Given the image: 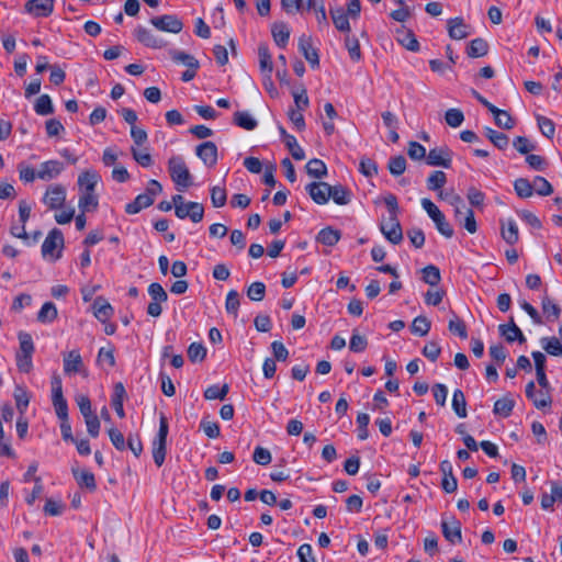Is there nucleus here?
Masks as SVG:
<instances>
[{"instance_id": "f257e3e1", "label": "nucleus", "mask_w": 562, "mask_h": 562, "mask_svg": "<svg viewBox=\"0 0 562 562\" xmlns=\"http://www.w3.org/2000/svg\"><path fill=\"white\" fill-rule=\"evenodd\" d=\"M168 171L179 191L192 184L191 173L181 156H172L169 158Z\"/></svg>"}, {"instance_id": "f03ea898", "label": "nucleus", "mask_w": 562, "mask_h": 562, "mask_svg": "<svg viewBox=\"0 0 562 562\" xmlns=\"http://www.w3.org/2000/svg\"><path fill=\"white\" fill-rule=\"evenodd\" d=\"M169 426L167 418L161 416L159 419V429L157 437L153 441V459L157 467H161L166 458V443Z\"/></svg>"}, {"instance_id": "7ed1b4c3", "label": "nucleus", "mask_w": 562, "mask_h": 562, "mask_svg": "<svg viewBox=\"0 0 562 562\" xmlns=\"http://www.w3.org/2000/svg\"><path fill=\"white\" fill-rule=\"evenodd\" d=\"M64 247V235L58 228H53L42 245V255L44 258L50 257L57 260L61 257V249Z\"/></svg>"}, {"instance_id": "20e7f679", "label": "nucleus", "mask_w": 562, "mask_h": 562, "mask_svg": "<svg viewBox=\"0 0 562 562\" xmlns=\"http://www.w3.org/2000/svg\"><path fill=\"white\" fill-rule=\"evenodd\" d=\"M384 237L392 244L397 245L403 240V231L397 215H389L380 224Z\"/></svg>"}, {"instance_id": "39448f33", "label": "nucleus", "mask_w": 562, "mask_h": 562, "mask_svg": "<svg viewBox=\"0 0 562 562\" xmlns=\"http://www.w3.org/2000/svg\"><path fill=\"white\" fill-rule=\"evenodd\" d=\"M150 23L159 31L178 34L183 29L182 21L175 14H165L150 19Z\"/></svg>"}, {"instance_id": "423d86ee", "label": "nucleus", "mask_w": 562, "mask_h": 562, "mask_svg": "<svg viewBox=\"0 0 562 562\" xmlns=\"http://www.w3.org/2000/svg\"><path fill=\"white\" fill-rule=\"evenodd\" d=\"M175 214L180 220L189 217L193 223H199L203 220L204 207L198 202H188L183 205L177 204Z\"/></svg>"}, {"instance_id": "0eeeda50", "label": "nucleus", "mask_w": 562, "mask_h": 562, "mask_svg": "<svg viewBox=\"0 0 562 562\" xmlns=\"http://www.w3.org/2000/svg\"><path fill=\"white\" fill-rule=\"evenodd\" d=\"M65 201L66 189L61 184L49 186L43 196V203L47 205L50 210H57L63 207Z\"/></svg>"}, {"instance_id": "6e6552de", "label": "nucleus", "mask_w": 562, "mask_h": 562, "mask_svg": "<svg viewBox=\"0 0 562 562\" xmlns=\"http://www.w3.org/2000/svg\"><path fill=\"white\" fill-rule=\"evenodd\" d=\"M426 162L429 166L450 168L452 162V153L447 146L432 148L427 154Z\"/></svg>"}, {"instance_id": "1a4fd4ad", "label": "nucleus", "mask_w": 562, "mask_h": 562, "mask_svg": "<svg viewBox=\"0 0 562 562\" xmlns=\"http://www.w3.org/2000/svg\"><path fill=\"white\" fill-rule=\"evenodd\" d=\"M24 10L34 18H47L54 11V0H27Z\"/></svg>"}, {"instance_id": "9d476101", "label": "nucleus", "mask_w": 562, "mask_h": 562, "mask_svg": "<svg viewBox=\"0 0 562 562\" xmlns=\"http://www.w3.org/2000/svg\"><path fill=\"white\" fill-rule=\"evenodd\" d=\"M133 34L136 41L146 47L158 49L166 45V43L155 35L151 30L142 25L136 26Z\"/></svg>"}, {"instance_id": "9b49d317", "label": "nucleus", "mask_w": 562, "mask_h": 562, "mask_svg": "<svg viewBox=\"0 0 562 562\" xmlns=\"http://www.w3.org/2000/svg\"><path fill=\"white\" fill-rule=\"evenodd\" d=\"M441 530L443 537L452 544L459 543L462 540L461 522L453 516L448 519H442Z\"/></svg>"}, {"instance_id": "f8f14e48", "label": "nucleus", "mask_w": 562, "mask_h": 562, "mask_svg": "<svg viewBox=\"0 0 562 562\" xmlns=\"http://www.w3.org/2000/svg\"><path fill=\"white\" fill-rule=\"evenodd\" d=\"M195 154L207 167H214L217 164V146L211 140L204 142L196 146Z\"/></svg>"}, {"instance_id": "ddd939ff", "label": "nucleus", "mask_w": 562, "mask_h": 562, "mask_svg": "<svg viewBox=\"0 0 562 562\" xmlns=\"http://www.w3.org/2000/svg\"><path fill=\"white\" fill-rule=\"evenodd\" d=\"M311 199L319 204H326L330 199V189L327 182H311L305 187Z\"/></svg>"}, {"instance_id": "4468645a", "label": "nucleus", "mask_w": 562, "mask_h": 562, "mask_svg": "<svg viewBox=\"0 0 562 562\" xmlns=\"http://www.w3.org/2000/svg\"><path fill=\"white\" fill-rule=\"evenodd\" d=\"M299 50L302 53V55L308 61L312 68H317L319 66L318 52L316 48L313 47L311 36H307L305 34L300 36Z\"/></svg>"}, {"instance_id": "2eb2a0df", "label": "nucleus", "mask_w": 562, "mask_h": 562, "mask_svg": "<svg viewBox=\"0 0 562 562\" xmlns=\"http://www.w3.org/2000/svg\"><path fill=\"white\" fill-rule=\"evenodd\" d=\"M64 169L65 166L61 161L47 160L40 165V168L37 169V178L44 181H50L57 178Z\"/></svg>"}, {"instance_id": "dca6fc26", "label": "nucleus", "mask_w": 562, "mask_h": 562, "mask_svg": "<svg viewBox=\"0 0 562 562\" xmlns=\"http://www.w3.org/2000/svg\"><path fill=\"white\" fill-rule=\"evenodd\" d=\"M501 236L503 240L513 246L519 240V228L517 223L513 218H506L499 221Z\"/></svg>"}, {"instance_id": "f3484780", "label": "nucleus", "mask_w": 562, "mask_h": 562, "mask_svg": "<svg viewBox=\"0 0 562 562\" xmlns=\"http://www.w3.org/2000/svg\"><path fill=\"white\" fill-rule=\"evenodd\" d=\"M64 372L66 374L80 373L83 369V361L79 350L74 349L64 356Z\"/></svg>"}, {"instance_id": "a211bd4d", "label": "nucleus", "mask_w": 562, "mask_h": 562, "mask_svg": "<svg viewBox=\"0 0 562 562\" xmlns=\"http://www.w3.org/2000/svg\"><path fill=\"white\" fill-rule=\"evenodd\" d=\"M498 330L508 342L518 340L520 344H524L526 341V337L513 318H510L509 323L499 325Z\"/></svg>"}, {"instance_id": "6ab92c4d", "label": "nucleus", "mask_w": 562, "mask_h": 562, "mask_svg": "<svg viewBox=\"0 0 562 562\" xmlns=\"http://www.w3.org/2000/svg\"><path fill=\"white\" fill-rule=\"evenodd\" d=\"M100 181V175L94 170H86L78 177V187L80 192H94Z\"/></svg>"}, {"instance_id": "aec40b11", "label": "nucleus", "mask_w": 562, "mask_h": 562, "mask_svg": "<svg viewBox=\"0 0 562 562\" xmlns=\"http://www.w3.org/2000/svg\"><path fill=\"white\" fill-rule=\"evenodd\" d=\"M562 501V483L559 481L551 482V494L543 493L541 496V508L544 510L552 509L555 502Z\"/></svg>"}, {"instance_id": "412c9836", "label": "nucleus", "mask_w": 562, "mask_h": 562, "mask_svg": "<svg viewBox=\"0 0 562 562\" xmlns=\"http://www.w3.org/2000/svg\"><path fill=\"white\" fill-rule=\"evenodd\" d=\"M94 316L101 322L106 323L114 311L111 304L102 296H98L92 305Z\"/></svg>"}, {"instance_id": "4be33fe9", "label": "nucleus", "mask_w": 562, "mask_h": 562, "mask_svg": "<svg viewBox=\"0 0 562 562\" xmlns=\"http://www.w3.org/2000/svg\"><path fill=\"white\" fill-rule=\"evenodd\" d=\"M330 18L335 27L339 32L349 33L350 32V23L348 19V14L346 13L342 7L330 8L329 10Z\"/></svg>"}, {"instance_id": "5701e85b", "label": "nucleus", "mask_w": 562, "mask_h": 562, "mask_svg": "<svg viewBox=\"0 0 562 562\" xmlns=\"http://www.w3.org/2000/svg\"><path fill=\"white\" fill-rule=\"evenodd\" d=\"M72 475L80 487H85L90 492H94L97 488L94 474L88 470H79L72 468Z\"/></svg>"}, {"instance_id": "b1692460", "label": "nucleus", "mask_w": 562, "mask_h": 562, "mask_svg": "<svg viewBox=\"0 0 562 562\" xmlns=\"http://www.w3.org/2000/svg\"><path fill=\"white\" fill-rule=\"evenodd\" d=\"M486 109L494 115L495 124L498 127L512 130L515 126V122L507 111L501 110L492 103H490Z\"/></svg>"}, {"instance_id": "393cba45", "label": "nucleus", "mask_w": 562, "mask_h": 562, "mask_svg": "<svg viewBox=\"0 0 562 562\" xmlns=\"http://www.w3.org/2000/svg\"><path fill=\"white\" fill-rule=\"evenodd\" d=\"M468 25L462 18H453L448 21V32L452 40H463L469 36Z\"/></svg>"}, {"instance_id": "a878e982", "label": "nucleus", "mask_w": 562, "mask_h": 562, "mask_svg": "<svg viewBox=\"0 0 562 562\" xmlns=\"http://www.w3.org/2000/svg\"><path fill=\"white\" fill-rule=\"evenodd\" d=\"M271 33L276 44L280 48H284L288 45L290 38V29L284 22L273 23Z\"/></svg>"}, {"instance_id": "bb28decb", "label": "nucleus", "mask_w": 562, "mask_h": 562, "mask_svg": "<svg viewBox=\"0 0 562 562\" xmlns=\"http://www.w3.org/2000/svg\"><path fill=\"white\" fill-rule=\"evenodd\" d=\"M154 203V199L149 194L140 193L134 201L125 205V212L127 214H137L143 209L150 206Z\"/></svg>"}, {"instance_id": "cd10ccee", "label": "nucleus", "mask_w": 562, "mask_h": 562, "mask_svg": "<svg viewBox=\"0 0 562 562\" xmlns=\"http://www.w3.org/2000/svg\"><path fill=\"white\" fill-rule=\"evenodd\" d=\"M330 199L338 205H347L351 201V191L341 184L330 186Z\"/></svg>"}, {"instance_id": "c85d7f7f", "label": "nucleus", "mask_w": 562, "mask_h": 562, "mask_svg": "<svg viewBox=\"0 0 562 562\" xmlns=\"http://www.w3.org/2000/svg\"><path fill=\"white\" fill-rule=\"evenodd\" d=\"M169 55L175 63L183 64L188 68L198 69L200 67L199 60L188 53L178 49H171L169 50Z\"/></svg>"}, {"instance_id": "c756f323", "label": "nucleus", "mask_w": 562, "mask_h": 562, "mask_svg": "<svg viewBox=\"0 0 562 562\" xmlns=\"http://www.w3.org/2000/svg\"><path fill=\"white\" fill-rule=\"evenodd\" d=\"M340 237V231L331 227H325L319 231L316 240L325 246H335L339 241Z\"/></svg>"}, {"instance_id": "7c9ffc66", "label": "nucleus", "mask_w": 562, "mask_h": 562, "mask_svg": "<svg viewBox=\"0 0 562 562\" xmlns=\"http://www.w3.org/2000/svg\"><path fill=\"white\" fill-rule=\"evenodd\" d=\"M451 406L458 417H460V418L467 417V415H468L467 401H465L464 393L460 389H456L453 391Z\"/></svg>"}, {"instance_id": "2f4dec72", "label": "nucleus", "mask_w": 562, "mask_h": 562, "mask_svg": "<svg viewBox=\"0 0 562 562\" xmlns=\"http://www.w3.org/2000/svg\"><path fill=\"white\" fill-rule=\"evenodd\" d=\"M258 56H259V67L262 72H267L270 75L273 70V64L271 54L269 52L268 45L261 43L258 46Z\"/></svg>"}, {"instance_id": "473e14b6", "label": "nucleus", "mask_w": 562, "mask_h": 562, "mask_svg": "<svg viewBox=\"0 0 562 562\" xmlns=\"http://www.w3.org/2000/svg\"><path fill=\"white\" fill-rule=\"evenodd\" d=\"M488 52V44L485 40L477 37L470 42L467 54L471 58L483 57Z\"/></svg>"}, {"instance_id": "72a5a7b5", "label": "nucleus", "mask_w": 562, "mask_h": 562, "mask_svg": "<svg viewBox=\"0 0 562 562\" xmlns=\"http://www.w3.org/2000/svg\"><path fill=\"white\" fill-rule=\"evenodd\" d=\"M234 123L247 131H252L257 127L258 122L247 111H237L234 114Z\"/></svg>"}, {"instance_id": "f704fd0d", "label": "nucleus", "mask_w": 562, "mask_h": 562, "mask_svg": "<svg viewBox=\"0 0 562 562\" xmlns=\"http://www.w3.org/2000/svg\"><path fill=\"white\" fill-rule=\"evenodd\" d=\"M485 136L493 143L495 147L504 150L508 147L509 138L506 134L497 132L491 127H485Z\"/></svg>"}, {"instance_id": "c9c22d12", "label": "nucleus", "mask_w": 562, "mask_h": 562, "mask_svg": "<svg viewBox=\"0 0 562 562\" xmlns=\"http://www.w3.org/2000/svg\"><path fill=\"white\" fill-rule=\"evenodd\" d=\"M543 314L548 321H555L561 314V307L549 296L544 295L541 302Z\"/></svg>"}, {"instance_id": "e433bc0d", "label": "nucleus", "mask_w": 562, "mask_h": 562, "mask_svg": "<svg viewBox=\"0 0 562 562\" xmlns=\"http://www.w3.org/2000/svg\"><path fill=\"white\" fill-rule=\"evenodd\" d=\"M305 168H306V172L311 177L322 179L325 176H327V167H326L325 162L321 159H317V158L311 159L306 164Z\"/></svg>"}, {"instance_id": "4c0bfd02", "label": "nucleus", "mask_w": 562, "mask_h": 562, "mask_svg": "<svg viewBox=\"0 0 562 562\" xmlns=\"http://www.w3.org/2000/svg\"><path fill=\"white\" fill-rule=\"evenodd\" d=\"M99 205L98 196L94 192H81L78 206L82 213L97 210Z\"/></svg>"}, {"instance_id": "58836bf2", "label": "nucleus", "mask_w": 562, "mask_h": 562, "mask_svg": "<svg viewBox=\"0 0 562 562\" xmlns=\"http://www.w3.org/2000/svg\"><path fill=\"white\" fill-rule=\"evenodd\" d=\"M57 307L53 302H46L37 313V321L41 323H52L57 318Z\"/></svg>"}, {"instance_id": "ea45409f", "label": "nucleus", "mask_w": 562, "mask_h": 562, "mask_svg": "<svg viewBox=\"0 0 562 562\" xmlns=\"http://www.w3.org/2000/svg\"><path fill=\"white\" fill-rule=\"evenodd\" d=\"M514 406L515 401L505 396L495 402L493 413L502 417H508L513 413Z\"/></svg>"}, {"instance_id": "a19ab883", "label": "nucleus", "mask_w": 562, "mask_h": 562, "mask_svg": "<svg viewBox=\"0 0 562 562\" xmlns=\"http://www.w3.org/2000/svg\"><path fill=\"white\" fill-rule=\"evenodd\" d=\"M20 348L16 355L33 356L35 350L32 336L26 331H20L18 334Z\"/></svg>"}, {"instance_id": "79ce46f5", "label": "nucleus", "mask_w": 562, "mask_h": 562, "mask_svg": "<svg viewBox=\"0 0 562 562\" xmlns=\"http://www.w3.org/2000/svg\"><path fill=\"white\" fill-rule=\"evenodd\" d=\"M228 392H229L228 384L225 383L222 386H220L217 384H213V385H210L204 391V397L209 401H213V400L223 401L226 397V395L228 394Z\"/></svg>"}, {"instance_id": "37998d69", "label": "nucleus", "mask_w": 562, "mask_h": 562, "mask_svg": "<svg viewBox=\"0 0 562 562\" xmlns=\"http://www.w3.org/2000/svg\"><path fill=\"white\" fill-rule=\"evenodd\" d=\"M541 346L551 356H562V344L557 337L541 338Z\"/></svg>"}, {"instance_id": "c03bdc74", "label": "nucleus", "mask_w": 562, "mask_h": 562, "mask_svg": "<svg viewBox=\"0 0 562 562\" xmlns=\"http://www.w3.org/2000/svg\"><path fill=\"white\" fill-rule=\"evenodd\" d=\"M34 110L38 115H48L54 113V105L48 94H42L37 98Z\"/></svg>"}, {"instance_id": "a18cd8bd", "label": "nucleus", "mask_w": 562, "mask_h": 562, "mask_svg": "<svg viewBox=\"0 0 562 562\" xmlns=\"http://www.w3.org/2000/svg\"><path fill=\"white\" fill-rule=\"evenodd\" d=\"M422 272H423V281L431 286L437 285L441 280L440 270L438 267H436L434 265L426 266L422 270Z\"/></svg>"}, {"instance_id": "49530a36", "label": "nucleus", "mask_w": 562, "mask_h": 562, "mask_svg": "<svg viewBox=\"0 0 562 562\" xmlns=\"http://www.w3.org/2000/svg\"><path fill=\"white\" fill-rule=\"evenodd\" d=\"M448 329L461 339H465L468 337L467 326L464 322L456 315V313H452V317L448 324Z\"/></svg>"}, {"instance_id": "de8ad7c7", "label": "nucleus", "mask_w": 562, "mask_h": 562, "mask_svg": "<svg viewBox=\"0 0 562 562\" xmlns=\"http://www.w3.org/2000/svg\"><path fill=\"white\" fill-rule=\"evenodd\" d=\"M514 189L519 198L527 199L533 194V187L526 178H518L514 182Z\"/></svg>"}, {"instance_id": "09e8293b", "label": "nucleus", "mask_w": 562, "mask_h": 562, "mask_svg": "<svg viewBox=\"0 0 562 562\" xmlns=\"http://www.w3.org/2000/svg\"><path fill=\"white\" fill-rule=\"evenodd\" d=\"M30 398H31V396L24 387H22V386L15 387L14 400H15L16 408L20 412V414L25 413V411L29 406V403H30Z\"/></svg>"}, {"instance_id": "8fccbe9b", "label": "nucleus", "mask_w": 562, "mask_h": 562, "mask_svg": "<svg viewBox=\"0 0 562 562\" xmlns=\"http://www.w3.org/2000/svg\"><path fill=\"white\" fill-rule=\"evenodd\" d=\"M430 327L431 323L428 321V318L420 315L414 318L411 330L413 334L426 336L429 333Z\"/></svg>"}, {"instance_id": "3c124183", "label": "nucleus", "mask_w": 562, "mask_h": 562, "mask_svg": "<svg viewBox=\"0 0 562 562\" xmlns=\"http://www.w3.org/2000/svg\"><path fill=\"white\" fill-rule=\"evenodd\" d=\"M447 182V176L441 170H436L427 179V188L431 191L441 189Z\"/></svg>"}, {"instance_id": "603ef678", "label": "nucleus", "mask_w": 562, "mask_h": 562, "mask_svg": "<svg viewBox=\"0 0 562 562\" xmlns=\"http://www.w3.org/2000/svg\"><path fill=\"white\" fill-rule=\"evenodd\" d=\"M266 285L263 282H252L247 289V296L251 301L260 302L265 299Z\"/></svg>"}, {"instance_id": "864d4df0", "label": "nucleus", "mask_w": 562, "mask_h": 562, "mask_svg": "<svg viewBox=\"0 0 562 562\" xmlns=\"http://www.w3.org/2000/svg\"><path fill=\"white\" fill-rule=\"evenodd\" d=\"M211 202L214 207H222L226 204L227 194L224 187L214 186L211 188Z\"/></svg>"}, {"instance_id": "5fc2aeb1", "label": "nucleus", "mask_w": 562, "mask_h": 562, "mask_svg": "<svg viewBox=\"0 0 562 562\" xmlns=\"http://www.w3.org/2000/svg\"><path fill=\"white\" fill-rule=\"evenodd\" d=\"M536 408L544 409L547 407H551L552 397L550 394V390H543L537 392L536 396L531 401Z\"/></svg>"}, {"instance_id": "6e6d98bb", "label": "nucleus", "mask_w": 562, "mask_h": 562, "mask_svg": "<svg viewBox=\"0 0 562 562\" xmlns=\"http://www.w3.org/2000/svg\"><path fill=\"white\" fill-rule=\"evenodd\" d=\"M284 144L295 160H303L305 158L304 149L299 145L293 135H286Z\"/></svg>"}, {"instance_id": "4d7b16f0", "label": "nucleus", "mask_w": 562, "mask_h": 562, "mask_svg": "<svg viewBox=\"0 0 562 562\" xmlns=\"http://www.w3.org/2000/svg\"><path fill=\"white\" fill-rule=\"evenodd\" d=\"M345 46L348 50L350 58L353 61H359L361 59V50L359 41L356 37H351L346 35L345 37Z\"/></svg>"}, {"instance_id": "13d9d810", "label": "nucleus", "mask_w": 562, "mask_h": 562, "mask_svg": "<svg viewBox=\"0 0 562 562\" xmlns=\"http://www.w3.org/2000/svg\"><path fill=\"white\" fill-rule=\"evenodd\" d=\"M239 304V293L236 290H231L226 295V312L237 317Z\"/></svg>"}, {"instance_id": "bf43d9fd", "label": "nucleus", "mask_w": 562, "mask_h": 562, "mask_svg": "<svg viewBox=\"0 0 562 562\" xmlns=\"http://www.w3.org/2000/svg\"><path fill=\"white\" fill-rule=\"evenodd\" d=\"M188 357L190 361H203L206 357V348L200 342H192L188 348Z\"/></svg>"}, {"instance_id": "052dcab7", "label": "nucleus", "mask_w": 562, "mask_h": 562, "mask_svg": "<svg viewBox=\"0 0 562 562\" xmlns=\"http://www.w3.org/2000/svg\"><path fill=\"white\" fill-rule=\"evenodd\" d=\"M445 120L450 127L456 128L463 123L464 115L459 109H449L445 114Z\"/></svg>"}, {"instance_id": "680f3d73", "label": "nucleus", "mask_w": 562, "mask_h": 562, "mask_svg": "<svg viewBox=\"0 0 562 562\" xmlns=\"http://www.w3.org/2000/svg\"><path fill=\"white\" fill-rule=\"evenodd\" d=\"M389 170L393 176H401L406 169V159L404 156L398 155L392 157L389 161Z\"/></svg>"}, {"instance_id": "e2e57ef3", "label": "nucleus", "mask_w": 562, "mask_h": 562, "mask_svg": "<svg viewBox=\"0 0 562 562\" xmlns=\"http://www.w3.org/2000/svg\"><path fill=\"white\" fill-rule=\"evenodd\" d=\"M131 154L134 158V160L140 165L142 167H150L153 165V157L146 150H139L136 147H131Z\"/></svg>"}, {"instance_id": "0e129e2a", "label": "nucleus", "mask_w": 562, "mask_h": 562, "mask_svg": "<svg viewBox=\"0 0 562 562\" xmlns=\"http://www.w3.org/2000/svg\"><path fill=\"white\" fill-rule=\"evenodd\" d=\"M513 146L522 155H528L530 151L536 149V145L525 136H517L513 142Z\"/></svg>"}, {"instance_id": "69168bd1", "label": "nucleus", "mask_w": 562, "mask_h": 562, "mask_svg": "<svg viewBox=\"0 0 562 562\" xmlns=\"http://www.w3.org/2000/svg\"><path fill=\"white\" fill-rule=\"evenodd\" d=\"M538 127L541 132V134L548 138H552L555 133V126L552 120L546 117V116H538L537 117Z\"/></svg>"}, {"instance_id": "338daca9", "label": "nucleus", "mask_w": 562, "mask_h": 562, "mask_svg": "<svg viewBox=\"0 0 562 562\" xmlns=\"http://www.w3.org/2000/svg\"><path fill=\"white\" fill-rule=\"evenodd\" d=\"M407 155L413 160H422L427 157L426 148L415 140L408 143Z\"/></svg>"}, {"instance_id": "774afa93", "label": "nucleus", "mask_w": 562, "mask_h": 562, "mask_svg": "<svg viewBox=\"0 0 562 562\" xmlns=\"http://www.w3.org/2000/svg\"><path fill=\"white\" fill-rule=\"evenodd\" d=\"M535 191L541 195L547 196L553 192L551 183L543 177L537 176L533 180Z\"/></svg>"}]
</instances>
